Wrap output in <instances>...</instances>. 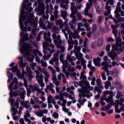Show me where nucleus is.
<instances>
[{
    "instance_id": "nucleus-47",
    "label": "nucleus",
    "mask_w": 124,
    "mask_h": 124,
    "mask_svg": "<svg viewBox=\"0 0 124 124\" xmlns=\"http://www.w3.org/2000/svg\"><path fill=\"white\" fill-rule=\"evenodd\" d=\"M61 29L62 28H60V27L54 26L52 28V30L51 31H61Z\"/></svg>"
},
{
    "instance_id": "nucleus-15",
    "label": "nucleus",
    "mask_w": 124,
    "mask_h": 124,
    "mask_svg": "<svg viewBox=\"0 0 124 124\" xmlns=\"http://www.w3.org/2000/svg\"><path fill=\"white\" fill-rule=\"evenodd\" d=\"M20 90H21V91H18L16 92H14L13 93L14 96L15 97H16L17 95H20L21 98H22V99H24L25 96L24 95L26 94V90H25V89H24L23 88H21Z\"/></svg>"
},
{
    "instance_id": "nucleus-26",
    "label": "nucleus",
    "mask_w": 124,
    "mask_h": 124,
    "mask_svg": "<svg viewBox=\"0 0 124 124\" xmlns=\"http://www.w3.org/2000/svg\"><path fill=\"white\" fill-rule=\"evenodd\" d=\"M108 4L113 5L114 4V0H108V2H106L105 9L107 10H110V8H111V6H109Z\"/></svg>"
},
{
    "instance_id": "nucleus-20",
    "label": "nucleus",
    "mask_w": 124,
    "mask_h": 124,
    "mask_svg": "<svg viewBox=\"0 0 124 124\" xmlns=\"http://www.w3.org/2000/svg\"><path fill=\"white\" fill-rule=\"evenodd\" d=\"M15 83L16 84V85H18V79H17V78H14L13 82L11 83V84L9 86V89L11 90L10 93H10H12V98L13 97V91H12V88H13V84Z\"/></svg>"
},
{
    "instance_id": "nucleus-51",
    "label": "nucleus",
    "mask_w": 124,
    "mask_h": 124,
    "mask_svg": "<svg viewBox=\"0 0 124 124\" xmlns=\"http://www.w3.org/2000/svg\"><path fill=\"white\" fill-rule=\"evenodd\" d=\"M122 12V9L121 8V7H116V10L114 11L115 14H117V13H119V12Z\"/></svg>"
},
{
    "instance_id": "nucleus-58",
    "label": "nucleus",
    "mask_w": 124,
    "mask_h": 124,
    "mask_svg": "<svg viewBox=\"0 0 124 124\" xmlns=\"http://www.w3.org/2000/svg\"><path fill=\"white\" fill-rule=\"evenodd\" d=\"M53 26V23L48 22V25H47L46 29H48L49 30H51L52 29V27Z\"/></svg>"
},
{
    "instance_id": "nucleus-63",
    "label": "nucleus",
    "mask_w": 124,
    "mask_h": 124,
    "mask_svg": "<svg viewBox=\"0 0 124 124\" xmlns=\"http://www.w3.org/2000/svg\"><path fill=\"white\" fill-rule=\"evenodd\" d=\"M97 30L96 24L93 25V28H92V31H96Z\"/></svg>"
},
{
    "instance_id": "nucleus-18",
    "label": "nucleus",
    "mask_w": 124,
    "mask_h": 124,
    "mask_svg": "<svg viewBox=\"0 0 124 124\" xmlns=\"http://www.w3.org/2000/svg\"><path fill=\"white\" fill-rule=\"evenodd\" d=\"M27 18V16L25 15V11L22 10L20 12V16L19 18V24L22 27H23V22H25Z\"/></svg>"
},
{
    "instance_id": "nucleus-46",
    "label": "nucleus",
    "mask_w": 124,
    "mask_h": 124,
    "mask_svg": "<svg viewBox=\"0 0 124 124\" xmlns=\"http://www.w3.org/2000/svg\"><path fill=\"white\" fill-rule=\"evenodd\" d=\"M111 82L110 81H106L105 82V88L106 89V90H108L109 89V87H111Z\"/></svg>"
},
{
    "instance_id": "nucleus-23",
    "label": "nucleus",
    "mask_w": 124,
    "mask_h": 124,
    "mask_svg": "<svg viewBox=\"0 0 124 124\" xmlns=\"http://www.w3.org/2000/svg\"><path fill=\"white\" fill-rule=\"evenodd\" d=\"M69 25L70 26L71 30H72L74 31H76V27L74 25H75V26H77V22H76V21H70Z\"/></svg>"
},
{
    "instance_id": "nucleus-10",
    "label": "nucleus",
    "mask_w": 124,
    "mask_h": 124,
    "mask_svg": "<svg viewBox=\"0 0 124 124\" xmlns=\"http://www.w3.org/2000/svg\"><path fill=\"white\" fill-rule=\"evenodd\" d=\"M105 101L108 103H110V104H114V100H113V91L109 92L107 90L103 92Z\"/></svg>"
},
{
    "instance_id": "nucleus-11",
    "label": "nucleus",
    "mask_w": 124,
    "mask_h": 124,
    "mask_svg": "<svg viewBox=\"0 0 124 124\" xmlns=\"http://www.w3.org/2000/svg\"><path fill=\"white\" fill-rule=\"evenodd\" d=\"M9 101L10 102V103H11V111H13V113L12 114V116H13V120H18V119H19V116H15V115H16L17 114V109L15 108H14V107L13 106V104H14V99H13V98H12V93H10V98L9 99Z\"/></svg>"
},
{
    "instance_id": "nucleus-44",
    "label": "nucleus",
    "mask_w": 124,
    "mask_h": 124,
    "mask_svg": "<svg viewBox=\"0 0 124 124\" xmlns=\"http://www.w3.org/2000/svg\"><path fill=\"white\" fill-rule=\"evenodd\" d=\"M54 98L55 99V100H58V99L61 100V99H63V96L62 93H61L60 95H57L54 97Z\"/></svg>"
},
{
    "instance_id": "nucleus-59",
    "label": "nucleus",
    "mask_w": 124,
    "mask_h": 124,
    "mask_svg": "<svg viewBox=\"0 0 124 124\" xmlns=\"http://www.w3.org/2000/svg\"><path fill=\"white\" fill-rule=\"evenodd\" d=\"M62 78H64L65 77V76H64V75H63L62 73H60L58 75V78L59 80H62Z\"/></svg>"
},
{
    "instance_id": "nucleus-57",
    "label": "nucleus",
    "mask_w": 124,
    "mask_h": 124,
    "mask_svg": "<svg viewBox=\"0 0 124 124\" xmlns=\"http://www.w3.org/2000/svg\"><path fill=\"white\" fill-rule=\"evenodd\" d=\"M53 88H54V84L52 83H49V85L46 86V88L49 89V90L53 89Z\"/></svg>"
},
{
    "instance_id": "nucleus-14",
    "label": "nucleus",
    "mask_w": 124,
    "mask_h": 124,
    "mask_svg": "<svg viewBox=\"0 0 124 124\" xmlns=\"http://www.w3.org/2000/svg\"><path fill=\"white\" fill-rule=\"evenodd\" d=\"M76 57L77 59L78 60V61L76 62L77 65L80 64V62L81 65H84V64H86L87 61H86V60L84 59V58H83V54L79 53L78 54H76ZM80 61H81V62H80Z\"/></svg>"
},
{
    "instance_id": "nucleus-61",
    "label": "nucleus",
    "mask_w": 124,
    "mask_h": 124,
    "mask_svg": "<svg viewBox=\"0 0 124 124\" xmlns=\"http://www.w3.org/2000/svg\"><path fill=\"white\" fill-rule=\"evenodd\" d=\"M111 13V10H107L106 12H105V16H109Z\"/></svg>"
},
{
    "instance_id": "nucleus-54",
    "label": "nucleus",
    "mask_w": 124,
    "mask_h": 124,
    "mask_svg": "<svg viewBox=\"0 0 124 124\" xmlns=\"http://www.w3.org/2000/svg\"><path fill=\"white\" fill-rule=\"evenodd\" d=\"M60 7H62V8H63L65 10H67L68 9V8L67 7V5H65L62 3L60 4Z\"/></svg>"
},
{
    "instance_id": "nucleus-7",
    "label": "nucleus",
    "mask_w": 124,
    "mask_h": 124,
    "mask_svg": "<svg viewBox=\"0 0 124 124\" xmlns=\"http://www.w3.org/2000/svg\"><path fill=\"white\" fill-rule=\"evenodd\" d=\"M26 21L24 23V25L25 27L24 26V21H23V26H21V24L19 23V26L20 28V30H21L22 31H31V26H29L28 24H31L32 22V17L31 16H29L28 17L27 16V18L26 19Z\"/></svg>"
},
{
    "instance_id": "nucleus-24",
    "label": "nucleus",
    "mask_w": 124,
    "mask_h": 124,
    "mask_svg": "<svg viewBox=\"0 0 124 124\" xmlns=\"http://www.w3.org/2000/svg\"><path fill=\"white\" fill-rule=\"evenodd\" d=\"M63 73H65V74H66V77H67V78H69V75H70V76H73V77H74L75 80L78 79L77 78H76L77 74L76 72L69 73L68 72L66 71V68H65V72H63Z\"/></svg>"
},
{
    "instance_id": "nucleus-35",
    "label": "nucleus",
    "mask_w": 124,
    "mask_h": 124,
    "mask_svg": "<svg viewBox=\"0 0 124 124\" xmlns=\"http://www.w3.org/2000/svg\"><path fill=\"white\" fill-rule=\"evenodd\" d=\"M62 109V110L64 112H65V113L68 114V116H72V112L70 111L69 112V109H67V108H66L65 106H63Z\"/></svg>"
},
{
    "instance_id": "nucleus-53",
    "label": "nucleus",
    "mask_w": 124,
    "mask_h": 124,
    "mask_svg": "<svg viewBox=\"0 0 124 124\" xmlns=\"http://www.w3.org/2000/svg\"><path fill=\"white\" fill-rule=\"evenodd\" d=\"M36 63L35 62H33V63H30V65L32 68V69H33V70H34L35 69V67H36Z\"/></svg>"
},
{
    "instance_id": "nucleus-41",
    "label": "nucleus",
    "mask_w": 124,
    "mask_h": 124,
    "mask_svg": "<svg viewBox=\"0 0 124 124\" xmlns=\"http://www.w3.org/2000/svg\"><path fill=\"white\" fill-rule=\"evenodd\" d=\"M89 9H91L90 4H88L85 9L84 12L85 16H88V15H89Z\"/></svg>"
},
{
    "instance_id": "nucleus-1",
    "label": "nucleus",
    "mask_w": 124,
    "mask_h": 124,
    "mask_svg": "<svg viewBox=\"0 0 124 124\" xmlns=\"http://www.w3.org/2000/svg\"><path fill=\"white\" fill-rule=\"evenodd\" d=\"M20 47L19 48V50L23 56H25L26 57L31 56V58L28 57L29 62H33V58H34V57H35L37 54H38L39 56L42 57L43 54H42V53L40 52L38 49L31 50L30 45L28 44H24V40H30L31 42H32L33 44H34L33 42H34V38L36 36V32H31L30 38H28L29 34H28L26 32H22L20 33Z\"/></svg>"
},
{
    "instance_id": "nucleus-19",
    "label": "nucleus",
    "mask_w": 124,
    "mask_h": 124,
    "mask_svg": "<svg viewBox=\"0 0 124 124\" xmlns=\"http://www.w3.org/2000/svg\"><path fill=\"white\" fill-rule=\"evenodd\" d=\"M35 72L36 73V78L38 83H41V82H43V75H39L40 74V72L38 70H35Z\"/></svg>"
},
{
    "instance_id": "nucleus-16",
    "label": "nucleus",
    "mask_w": 124,
    "mask_h": 124,
    "mask_svg": "<svg viewBox=\"0 0 124 124\" xmlns=\"http://www.w3.org/2000/svg\"><path fill=\"white\" fill-rule=\"evenodd\" d=\"M29 88H30L33 92H35V91L38 92L37 93V95H39L40 93H41L42 95H44L45 93L44 92H42L43 89H39V88L36 85L32 86L31 85H29Z\"/></svg>"
},
{
    "instance_id": "nucleus-22",
    "label": "nucleus",
    "mask_w": 124,
    "mask_h": 124,
    "mask_svg": "<svg viewBox=\"0 0 124 124\" xmlns=\"http://www.w3.org/2000/svg\"><path fill=\"white\" fill-rule=\"evenodd\" d=\"M66 59L67 60V61L71 62L72 65H73V66L75 65V63L74 62H73V61H76V58H75V57L72 56L71 57V56H70V55H68L67 56Z\"/></svg>"
},
{
    "instance_id": "nucleus-6",
    "label": "nucleus",
    "mask_w": 124,
    "mask_h": 124,
    "mask_svg": "<svg viewBox=\"0 0 124 124\" xmlns=\"http://www.w3.org/2000/svg\"><path fill=\"white\" fill-rule=\"evenodd\" d=\"M112 49L110 52L108 54V56L111 58L112 61H114L117 58V52H123L124 48V42H122L120 39L116 40V45H112Z\"/></svg>"
},
{
    "instance_id": "nucleus-42",
    "label": "nucleus",
    "mask_w": 124,
    "mask_h": 124,
    "mask_svg": "<svg viewBox=\"0 0 124 124\" xmlns=\"http://www.w3.org/2000/svg\"><path fill=\"white\" fill-rule=\"evenodd\" d=\"M7 73H8V74H9V75L8 76V79L7 80L8 83H9V82H10V81H11V80L13 79V74H12V73L8 71H7Z\"/></svg>"
},
{
    "instance_id": "nucleus-17",
    "label": "nucleus",
    "mask_w": 124,
    "mask_h": 124,
    "mask_svg": "<svg viewBox=\"0 0 124 124\" xmlns=\"http://www.w3.org/2000/svg\"><path fill=\"white\" fill-rule=\"evenodd\" d=\"M63 57L64 55L63 54H61L60 56V62L63 64V72H65V68H67V65H68V62L66 60H63Z\"/></svg>"
},
{
    "instance_id": "nucleus-9",
    "label": "nucleus",
    "mask_w": 124,
    "mask_h": 124,
    "mask_svg": "<svg viewBox=\"0 0 124 124\" xmlns=\"http://www.w3.org/2000/svg\"><path fill=\"white\" fill-rule=\"evenodd\" d=\"M101 66H103V67L102 68V69L104 70L105 72L107 73V76H109V75L117 76V75H118V71L116 69H114L112 71L109 72V69H108V62H102L101 63Z\"/></svg>"
},
{
    "instance_id": "nucleus-49",
    "label": "nucleus",
    "mask_w": 124,
    "mask_h": 124,
    "mask_svg": "<svg viewBox=\"0 0 124 124\" xmlns=\"http://www.w3.org/2000/svg\"><path fill=\"white\" fill-rule=\"evenodd\" d=\"M81 27H84V24H82L81 22L78 23V28L77 29L78 31H81Z\"/></svg>"
},
{
    "instance_id": "nucleus-62",
    "label": "nucleus",
    "mask_w": 124,
    "mask_h": 124,
    "mask_svg": "<svg viewBox=\"0 0 124 124\" xmlns=\"http://www.w3.org/2000/svg\"><path fill=\"white\" fill-rule=\"evenodd\" d=\"M91 46L93 49H95V48H96V42L95 41L93 42Z\"/></svg>"
},
{
    "instance_id": "nucleus-60",
    "label": "nucleus",
    "mask_w": 124,
    "mask_h": 124,
    "mask_svg": "<svg viewBox=\"0 0 124 124\" xmlns=\"http://www.w3.org/2000/svg\"><path fill=\"white\" fill-rule=\"evenodd\" d=\"M105 72H103L102 74H101V77H102V79L104 80V81H105L107 79V78H106V76H105Z\"/></svg>"
},
{
    "instance_id": "nucleus-2",
    "label": "nucleus",
    "mask_w": 124,
    "mask_h": 124,
    "mask_svg": "<svg viewBox=\"0 0 124 124\" xmlns=\"http://www.w3.org/2000/svg\"><path fill=\"white\" fill-rule=\"evenodd\" d=\"M73 83L74 84V86L76 88H77L78 86L82 87V86H83V84L85 85V87L84 88H82V90H78V92L81 93L79 94V99L78 100V103L77 104V106L78 108L80 109L81 106H83L84 104H85V102L87 101V99L86 98H84L82 100V96H83V97H87V98H89V97H90V95L92 96L93 94H91L90 91L93 90V87H91L90 85V82H89L88 80H82L80 81L74 82Z\"/></svg>"
},
{
    "instance_id": "nucleus-40",
    "label": "nucleus",
    "mask_w": 124,
    "mask_h": 124,
    "mask_svg": "<svg viewBox=\"0 0 124 124\" xmlns=\"http://www.w3.org/2000/svg\"><path fill=\"white\" fill-rule=\"evenodd\" d=\"M96 83L97 86L99 87V88H100L101 89H103V86H102V84H101V79H100V78H97L96 80Z\"/></svg>"
},
{
    "instance_id": "nucleus-55",
    "label": "nucleus",
    "mask_w": 124,
    "mask_h": 124,
    "mask_svg": "<svg viewBox=\"0 0 124 124\" xmlns=\"http://www.w3.org/2000/svg\"><path fill=\"white\" fill-rule=\"evenodd\" d=\"M71 10L72 11V13H73L74 14H76L77 12H78V10H77L76 8H72L71 9Z\"/></svg>"
},
{
    "instance_id": "nucleus-48",
    "label": "nucleus",
    "mask_w": 124,
    "mask_h": 124,
    "mask_svg": "<svg viewBox=\"0 0 124 124\" xmlns=\"http://www.w3.org/2000/svg\"><path fill=\"white\" fill-rule=\"evenodd\" d=\"M41 64V66H43L44 67H47V62H44V60H41L40 61V63Z\"/></svg>"
},
{
    "instance_id": "nucleus-27",
    "label": "nucleus",
    "mask_w": 124,
    "mask_h": 124,
    "mask_svg": "<svg viewBox=\"0 0 124 124\" xmlns=\"http://www.w3.org/2000/svg\"><path fill=\"white\" fill-rule=\"evenodd\" d=\"M61 16L62 17L63 19L65 20V23L68 22V19L66 18V17H67V12L66 11H61Z\"/></svg>"
},
{
    "instance_id": "nucleus-5",
    "label": "nucleus",
    "mask_w": 124,
    "mask_h": 124,
    "mask_svg": "<svg viewBox=\"0 0 124 124\" xmlns=\"http://www.w3.org/2000/svg\"><path fill=\"white\" fill-rule=\"evenodd\" d=\"M69 40L68 41V43L69 44V47L68 48V51L71 50L72 48H73V46L75 44L74 49L73 51H71V55H72V53H75V56L76 57V55H78V54H81L80 53V51H81V47L80 46H77L78 45V41L72 40V36L73 38H78V32L76 31L75 32V33L71 35V32H69Z\"/></svg>"
},
{
    "instance_id": "nucleus-29",
    "label": "nucleus",
    "mask_w": 124,
    "mask_h": 124,
    "mask_svg": "<svg viewBox=\"0 0 124 124\" xmlns=\"http://www.w3.org/2000/svg\"><path fill=\"white\" fill-rule=\"evenodd\" d=\"M88 39L87 38L85 39V40H84V45L82 46V52L83 53H86V51H87V52H90V50L87 49V43H88Z\"/></svg>"
},
{
    "instance_id": "nucleus-38",
    "label": "nucleus",
    "mask_w": 124,
    "mask_h": 124,
    "mask_svg": "<svg viewBox=\"0 0 124 124\" xmlns=\"http://www.w3.org/2000/svg\"><path fill=\"white\" fill-rule=\"evenodd\" d=\"M74 90H75V87H74V86H71V88H67L66 89V91L70 92V93H71V94H73L74 93V92H73Z\"/></svg>"
},
{
    "instance_id": "nucleus-52",
    "label": "nucleus",
    "mask_w": 124,
    "mask_h": 124,
    "mask_svg": "<svg viewBox=\"0 0 124 124\" xmlns=\"http://www.w3.org/2000/svg\"><path fill=\"white\" fill-rule=\"evenodd\" d=\"M97 43H98V46H100L101 45H102L103 43V38H99Z\"/></svg>"
},
{
    "instance_id": "nucleus-39",
    "label": "nucleus",
    "mask_w": 124,
    "mask_h": 124,
    "mask_svg": "<svg viewBox=\"0 0 124 124\" xmlns=\"http://www.w3.org/2000/svg\"><path fill=\"white\" fill-rule=\"evenodd\" d=\"M35 114L36 115V116H37V117H39L40 118H41L44 116V114L42 112V110L41 109H40L38 111L35 112Z\"/></svg>"
},
{
    "instance_id": "nucleus-32",
    "label": "nucleus",
    "mask_w": 124,
    "mask_h": 124,
    "mask_svg": "<svg viewBox=\"0 0 124 124\" xmlns=\"http://www.w3.org/2000/svg\"><path fill=\"white\" fill-rule=\"evenodd\" d=\"M114 104L115 103H114V101L113 104H111V103H109V104H108L107 106L102 108L101 110L102 111H107L108 110H109V109L111 108V106H112V105H114Z\"/></svg>"
},
{
    "instance_id": "nucleus-33",
    "label": "nucleus",
    "mask_w": 124,
    "mask_h": 124,
    "mask_svg": "<svg viewBox=\"0 0 124 124\" xmlns=\"http://www.w3.org/2000/svg\"><path fill=\"white\" fill-rule=\"evenodd\" d=\"M21 105H22L23 106H24V107H25V108H29V107H30V105H31V103H30V102L29 101H23L21 102Z\"/></svg>"
},
{
    "instance_id": "nucleus-25",
    "label": "nucleus",
    "mask_w": 124,
    "mask_h": 124,
    "mask_svg": "<svg viewBox=\"0 0 124 124\" xmlns=\"http://www.w3.org/2000/svg\"><path fill=\"white\" fill-rule=\"evenodd\" d=\"M26 2L27 3V5L26 4V2L24 1L22 3V7L24 9H29V7H30V6H31V3L29 2V0H26Z\"/></svg>"
},
{
    "instance_id": "nucleus-37",
    "label": "nucleus",
    "mask_w": 124,
    "mask_h": 124,
    "mask_svg": "<svg viewBox=\"0 0 124 124\" xmlns=\"http://www.w3.org/2000/svg\"><path fill=\"white\" fill-rule=\"evenodd\" d=\"M67 71L69 73V72H74V71H75V67H72L71 65H67Z\"/></svg>"
},
{
    "instance_id": "nucleus-50",
    "label": "nucleus",
    "mask_w": 124,
    "mask_h": 124,
    "mask_svg": "<svg viewBox=\"0 0 124 124\" xmlns=\"http://www.w3.org/2000/svg\"><path fill=\"white\" fill-rule=\"evenodd\" d=\"M62 31H71L70 30L68 25H67L64 27V29H62Z\"/></svg>"
},
{
    "instance_id": "nucleus-34",
    "label": "nucleus",
    "mask_w": 124,
    "mask_h": 124,
    "mask_svg": "<svg viewBox=\"0 0 124 124\" xmlns=\"http://www.w3.org/2000/svg\"><path fill=\"white\" fill-rule=\"evenodd\" d=\"M20 61H19V63L20 67H25L27 63L23 62V57H18Z\"/></svg>"
},
{
    "instance_id": "nucleus-12",
    "label": "nucleus",
    "mask_w": 124,
    "mask_h": 124,
    "mask_svg": "<svg viewBox=\"0 0 124 124\" xmlns=\"http://www.w3.org/2000/svg\"><path fill=\"white\" fill-rule=\"evenodd\" d=\"M54 43L55 44L57 47L58 49H61V52L62 53H63L64 52V50H65V47L62 46V41L61 39V36L59 35L57 36L56 38L54 40Z\"/></svg>"
},
{
    "instance_id": "nucleus-43",
    "label": "nucleus",
    "mask_w": 124,
    "mask_h": 124,
    "mask_svg": "<svg viewBox=\"0 0 124 124\" xmlns=\"http://www.w3.org/2000/svg\"><path fill=\"white\" fill-rule=\"evenodd\" d=\"M71 18H72V20L70 22H76L77 21V18H76V16H75V14H73L72 13L70 15Z\"/></svg>"
},
{
    "instance_id": "nucleus-21",
    "label": "nucleus",
    "mask_w": 124,
    "mask_h": 124,
    "mask_svg": "<svg viewBox=\"0 0 124 124\" xmlns=\"http://www.w3.org/2000/svg\"><path fill=\"white\" fill-rule=\"evenodd\" d=\"M44 69V70L42 71V72L44 75H45V81L46 82V84H48V80L49 78H50V75L49 74V73L46 71V69Z\"/></svg>"
},
{
    "instance_id": "nucleus-13",
    "label": "nucleus",
    "mask_w": 124,
    "mask_h": 124,
    "mask_svg": "<svg viewBox=\"0 0 124 124\" xmlns=\"http://www.w3.org/2000/svg\"><path fill=\"white\" fill-rule=\"evenodd\" d=\"M60 53V50H57V53H55L53 56V58L51 59L49 63L50 64H56V65H59V53Z\"/></svg>"
},
{
    "instance_id": "nucleus-56",
    "label": "nucleus",
    "mask_w": 124,
    "mask_h": 124,
    "mask_svg": "<svg viewBox=\"0 0 124 124\" xmlns=\"http://www.w3.org/2000/svg\"><path fill=\"white\" fill-rule=\"evenodd\" d=\"M52 117L54 119H59V114L57 112H54L52 114Z\"/></svg>"
},
{
    "instance_id": "nucleus-36",
    "label": "nucleus",
    "mask_w": 124,
    "mask_h": 124,
    "mask_svg": "<svg viewBox=\"0 0 124 124\" xmlns=\"http://www.w3.org/2000/svg\"><path fill=\"white\" fill-rule=\"evenodd\" d=\"M30 110H27V112H25L24 115V120H26V119H28V118H31V114H30V111H31V108H30Z\"/></svg>"
},
{
    "instance_id": "nucleus-31",
    "label": "nucleus",
    "mask_w": 124,
    "mask_h": 124,
    "mask_svg": "<svg viewBox=\"0 0 124 124\" xmlns=\"http://www.w3.org/2000/svg\"><path fill=\"white\" fill-rule=\"evenodd\" d=\"M56 26H60V28L63 29V22H62V20L60 19L56 20Z\"/></svg>"
},
{
    "instance_id": "nucleus-4",
    "label": "nucleus",
    "mask_w": 124,
    "mask_h": 124,
    "mask_svg": "<svg viewBox=\"0 0 124 124\" xmlns=\"http://www.w3.org/2000/svg\"><path fill=\"white\" fill-rule=\"evenodd\" d=\"M7 70H8V72H9L10 70H12L13 72H16V75L17 77H18V79H23L24 85L25 88H28V81H27V79H25L24 76L27 74V76L29 77V80H31L32 78H33L31 69V67L29 66L26 67L27 73H26V71H25V69H22V75H21V71L18 69L17 65L13 66L11 69L8 68Z\"/></svg>"
},
{
    "instance_id": "nucleus-28",
    "label": "nucleus",
    "mask_w": 124,
    "mask_h": 124,
    "mask_svg": "<svg viewBox=\"0 0 124 124\" xmlns=\"http://www.w3.org/2000/svg\"><path fill=\"white\" fill-rule=\"evenodd\" d=\"M61 101H62V102L60 101H58L57 102V104H58V105H61V106H62V107H63V106H65V105H66V103L67 102V100L64 99V98L63 99H60Z\"/></svg>"
},
{
    "instance_id": "nucleus-8",
    "label": "nucleus",
    "mask_w": 124,
    "mask_h": 124,
    "mask_svg": "<svg viewBox=\"0 0 124 124\" xmlns=\"http://www.w3.org/2000/svg\"><path fill=\"white\" fill-rule=\"evenodd\" d=\"M123 102H124V98H121L120 100H115V109L116 113H121L124 112V104L123 105Z\"/></svg>"
},
{
    "instance_id": "nucleus-64",
    "label": "nucleus",
    "mask_w": 124,
    "mask_h": 124,
    "mask_svg": "<svg viewBox=\"0 0 124 124\" xmlns=\"http://www.w3.org/2000/svg\"><path fill=\"white\" fill-rule=\"evenodd\" d=\"M52 80L54 83V82H55L56 81H57L58 80V79H57V76H56L55 75H53L52 77Z\"/></svg>"
},
{
    "instance_id": "nucleus-30",
    "label": "nucleus",
    "mask_w": 124,
    "mask_h": 124,
    "mask_svg": "<svg viewBox=\"0 0 124 124\" xmlns=\"http://www.w3.org/2000/svg\"><path fill=\"white\" fill-rule=\"evenodd\" d=\"M100 62H101V58L98 57L97 59L93 60V63L96 66H99L100 67Z\"/></svg>"
},
{
    "instance_id": "nucleus-3",
    "label": "nucleus",
    "mask_w": 124,
    "mask_h": 124,
    "mask_svg": "<svg viewBox=\"0 0 124 124\" xmlns=\"http://www.w3.org/2000/svg\"><path fill=\"white\" fill-rule=\"evenodd\" d=\"M44 36L45 42H43V43L44 50L43 59L45 61H47L48 59L51 58V54H53L55 52V50L54 49L55 46L51 44L52 40L50 38V36H51V33L50 32L45 33Z\"/></svg>"
},
{
    "instance_id": "nucleus-45",
    "label": "nucleus",
    "mask_w": 124,
    "mask_h": 124,
    "mask_svg": "<svg viewBox=\"0 0 124 124\" xmlns=\"http://www.w3.org/2000/svg\"><path fill=\"white\" fill-rule=\"evenodd\" d=\"M79 78L81 79H83L84 80H87V76L85 75V72H81L80 73V77H79Z\"/></svg>"
}]
</instances>
